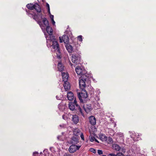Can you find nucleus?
Segmentation results:
<instances>
[{
    "label": "nucleus",
    "mask_w": 156,
    "mask_h": 156,
    "mask_svg": "<svg viewBox=\"0 0 156 156\" xmlns=\"http://www.w3.org/2000/svg\"><path fill=\"white\" fill-rule=\"evenodd\" d=\"M136 135H135V134H131L130 135V136L133 139V140L135 141L136 140V139H135V137H134V136H136Z\"/></svg>",
    "instance_id": "c85d7f7f"
},
{
    "label": "nucleus",
    "mask_w": 156,
    "mask_h": 156,
    "mask_svg": "<svg viewBox=\"0 0 156 156\" xmlns=\"http://www.w3.org/2000/svg\"><path fill=\"white\" fill-rule=\"evenodd\" d=\"M70 144H72L75 145L79 143V139L77 136H73L71 138L70 141Z\"/></svg>",
    "instance_id": "9b49d317"
},
{
    "label": "nucleus",
    "mask_w": 156,
    "mask_h": 156,
    "mask_svg": "<svg viewBox=\"0 0 156 156\" xmlns=\"http://www.w3.org/2000/svg\"><path fill=\"white\" fill-rule=\"evenodd\" d=\"M78 96L80 102L83 103V99L87 97L88 94L85 89L81 90L80 93L78 94Z\"/></svg>",
    "instance_id": "20e7f679"
},
{
    "label": "nucleus",
    "mask_w": 156,
    "mask_h": 156,
    "mask_svg": "<svg viewBox=\"0 0 156 156\" xmlns=\"http://www.w3.org/2000/svg\"><path fill=\"white\" fill-rule=\"evenodd\" d=\"M72 120L74 123L76 124L79 121L78 116L76 115H73Z\"/></svg>",
    "instance_id": "a211bd4d"
},
{
    "label": "nucleus",
    "mask_w": 156,
    "mask_h": 156,
    "mask_svg": "<svg viewBox=\"0 0 156 156\" xmlns=\"http://www.w3.org/2000/svg\"><path fill=\"white\" fill-rule=\"evenodd\" d=\"M94 139H95V138L94 137L91 136V137L90 138V140L91 142H93L94 141Z\"/></svg>",
    "instance_id": "473e14b6"
},
{
    "label": "nucleus",
    "mask_w": 156,
    "mask_h": 156,
    "mask_svg": "<svg viewBox=\"0 0 156 156\" xmlns=\"http://www.w3.org/2000/svg\"><path fill=\"white\" fill-rule=\"evenodd\" d=\"M100 138L102 141H106L107 140V137L105 134H101L99 136Z\"/></svg>",
    "instance_id": "6ab92c4d"
},
{
    "label": "nucleus",
    "mask_w": 156,
    "mask_h": 156,
    "mask_svg": "<svg viewBox=\"0 0 156 156\" xmlns=\"http://www.w3.org/2000/svg\"><path fill=\"white\" fill-rule=\"evenodd\" d=\"M62 118H63L64 119H65V117H64V115H63V116H62Z\"/></svg>",
    "instance_id": "49530a36"
},
{
    "label": "nucleus",
    "mask_w": 156,
    "mask_h": 156,
    "mask_svg": "<svg viewBox=\"0 0 156 156\" xmlns=\"http://www.w3.org/2000/svg\"><path fill=\"white\" fill-rule=\"evenodd\" d=\"M80 137L81 139L83 140H84V138L83 136V133H81L80 134Z\"/></svg>",
    "instance_id": "c9c22d12"
},
{
    "label": "nucleus",
    "mask_w": 156,
    "mask_h": 156,
    "mask_svg": "<svg viewBox=\"0 0 156 156\" xmlns=\"http://www.w3.org/2000/svg\"><path fill=\"white\" fill-rule=\"evenodd\" d=\"M50 19H51V20H54V16L52 15H51L50 16Z\"/></svg>",
    "instance_id": "e433bc0d"
},
{
    "label": "nucleus",
    "mask_w": 156,
    "mask_h": 156,
    "mask_svg": "<svg viewBox=\"0 0 156 156\" xmlns=\"http://www.w3.org/2000/svg\"><path fill=\"white\" fill-rule=\"evenodd\" d=\"M116 156H124V154L121 153H119L116 155Z\"/></svg>",
    "instance_id": "2f4dec72"
},
{
    "label": "nucleus",
    "mask_w": 156,
    "mask_h": 156,
    "mask_svg": "<svg viewBox=\"0 0 156 156\" xmlns=\"http://www.w3.org/2000/svg\"><path fill=\"white\" fill-rule=\"evenodd\" d=\"M112 147L113 149L116 151H119L121 150L120 147L117 144H113Z\"/></svg>",
    "instance_id": "412c9836"
},
{
    "label": "nucleus",
    "mask_w": 156,
    "mask_h": 156,
    "mask_svg": "<svg viewBox=\"0 0 156 156\" xmlns=\"http://www.w3.org/2000/svg\"><path fill=\"white\" fill-rule=\"evenodd\" d=\"M90 151L92 152H93L94 153H96V149L93 148H90Z\"/></svg>",
    "instance_id": "cd10ccee"
},
{
    "label": "nucleus",
    "mask_w": 156,
    "mask_h": 156,
    "mask_svg": "<svg viewBox=\"0 0 156 156\" xmlns=\"http://www.w3.org/2000/svg\"><path fill=\"white\" fill-rule=\"evenodd\" d=\"M49 37H46V38L47 40H50L52 42L53 41H55V37L52 35V34H49Z\"/></svg>",
    "instance_id": "5701e85b"
},
{
    "label": "nucleus",
    "mask_w": 156,
    "mask_h": 156,
    "mask_svg": "<svg viewBox=\"0 0 156 156\" xmlns=\"http://www.w3.org/2000/svg\"><path fill=\"white\" fill-rule=\"evenodd\" d=\"M59 126L62 128L64 127L65 126V125L64 124H63L62 125H60Z\"/></svg>",
    "instance_id": "a19ab883"
},
{
    "label": "nucleus",
    "mask_w": 156,
    "mask_h": 156,
    "mask_svg": "<svg viewBox=\"0 0 156 156\" xmlns=\"http://www.w3.org/2000/svg\"><path fill=\"white\" fill-rule=\"evenodd\" d=\"M117 136L119 137H121L122 139L123 138V133H117Z\"/></svg>",
    "instance_id": "a878e982"
},
{
    "label": "nucleus",
    "mask_w": 156,
    "mask_h": 156,
    "mask_svg": "<svg viewBox=\"0 0 156 156\" xmlns=\"http://www.w3.org/2000/svg\"><path fill=\"white\" fill-rule=\"evenodd\" d=\"M39 16H38V19L37 20H36L37 21V23L41 27V28L42 29H45V27H47L49 25V22L47 20V19L46 18H44L43 19V23H44V26H43L42 25V23L41 22V21L39 20Z\"/></svg>",
    "instance_id": "423d86ee"
},
{
    "label": "nucleus",
    "mask_w": 156,
    "mask_h": 156,
    "mask_svg": "<svg viewBox=\"0 0 156 156\" xmlns=\"http://www.w3.org/2000/svg\"><path fill=\"white\" fill-rule=\"evenodd\" d=\"M81 146L80 145L78 146L74 144H72L69 147L68 149L69 151L71 153H74L77 150H78Z\"/></svg>",
    "instance_id": "1a4fd4ad"
},
{
    "label": "nucleus",
    "mask_w": 156,
    "mask_h": 156,
    "mask_svg": "<svg viewBox=\"0 0 156 156\" xmlns=\"http://www.w3.org/2000/svg\"><path fill=\"white\" fill-rule=\"evenodd\" d=\"M38 154V152H35L33 153V155L34 156V154Z\"/></svg>",
    "instance_id": "79ce46f5"
},
{
    "label": "nucleus",
    "mask_w": 156,
    "mask_h": 156,
    "mask_svg": "<svg viewBox=\"0 0 156 156\" xmlns=\"http://www.w3.org/2000/svg\"><path fill=\"white\" fill-rule=\"evenodd\" d=\"M63 86L65 90L66 91L69 90L70 88V84L68 82H65Z\"/></svg>",
    "instance_id": "dca6fc26"
},
{
    "label": "nucleus",
    "mask_w": 156,
    "mask_h": 156,
    "mask_svg": "<svg viewBox=\"0 0 156 156\" xmlns=\"http://www.w3.org/2000/svg\"><path fill=\"white\" fill-rule=\"evenodd\" d=\"M66 47L68 52L69 53L72 52L73 49V48L71 45L69 44H68L66 45Z\"/></svg>",
    "instance_id": "aec40b11"
},
{
    "label": "nucleus",
    "mask_w": 156,
    "mask_h": 156,
    "mask_svg": "<svg viewBox=\"0 0 156 156\" xmlns=\"http://www.w3.org/2000/svg\"><path fill=\"white\" fill-rule=\"evenodd\" d=\"M85 111L87 113H88L92 110L91 105L90 104H85L83 106Z\"/></svg>",
    "instance_id": "f8f14e48"
},
{
    "label": "nucleus",
    "mask_w": 156,
    "mask_h": 156,
    "mask_svg": "<svg viewBox=\"0 0 156 156\" xmlns=\"http://www.w3.org/2000/svg\"><path fill=\"white\" fill-rule=\"evenodd\" d=\"M102 156H106V155H103Z\"/></svg>",
    "instance_id": "09e8293b"
},
{
    "label": "nucleus",
    "mask_w": 156,
    "mask_h": 156,
    "mask_svg": "<svg viewBox=\"0 0 156 156\" xmlns=\"http://www.w3.org/2000/svg\"><path fill=\"white\" fill-rule=\"evenodd\" d=\"M63 156H73L72 155L69 153H65Z\"/></svg>",
    "instance_id": "f704fd0d"
},
{
    "label": "nucleus",
    "mask_w": 156,
    "mask_h": 156,
    "mask_svg": "<svg viewBox=\"0 0 156 156\" xmlns=\"http://www.w3.org/2000/svg\"><path fill=\"white\" fill-rule=\"evenodd\" d=\"M58 107L59 109L62 110L63 108H64L65 106L62 104H60L58 105Z\"/></svg>",
    "instance_id": "393cba45"
},
{
    "label": "nucleus",
    "mask_w": 156,
    "mask_h": 156,
    "mask_svg": "<svg viewBox=\"0 0 156 156\" xmlns=\"http://www.w3.org/2000/svg\"><path fill=\"white\" fill-rule=\"evenodd\" d=\"M72 57V61L73 62L76 64L80 63V57L79 55L77 54L73 55Z\"/></svg>",
    "instance_id": "6e6552de"
},
{
    "label": "nucleus",
    "mask_w": 156,
    "mask_h": 156,
    "mask_svg": "<svg viewBox=\"0 0 156 156\" xmlns=\"http://www.w3.org/2000/svg\"><path fill=\"white\" fill-rule=\"evenodd\" d=\"M114 127H115V126H116V123H115L114 124Z\"/></svg>",
    "instance_id": "c03bdc74"
},
{
    "label": "nucleus",
    "mask_w": 156,
    "mask_h": 156,
    "mask_svg": "<svg viewBox=\"0 0 156 156\" xmlns=\"http://www.w3.org/2000/svg\"><path fill=\"white\" fill-rule=\"evenodd\" d=\"M98 153L99 155H101L102 154L103 152L102 150H98Z\"/></svg>",
    "instance_id": "7c9ffc66"
},
{
    "label": "nucleus",
    "mask_w": 156,
    "mask_h": 156,
    "mask_svg": "<svg viewBox=\"0 0 156 156\" xmlns=\"http://www.w3.org/2000/svg\"><path fill=\"white\" fill-rule=\"evenodd\" d=\"M52 48L54 49V51H57L58 54H60V51L59 48V44L58 42L55 41H53L52 42Z\"/></svg>",
    "instance_id": "0eeeda50"
},
{
    "label": "nucleus",
    "mask_w": 156,
    "mask_h": 156,
    "mask_svg": "<svg viewBox=\"0 0 156 156\" xmlns=\"http://www.w3.org/2000/svg\"><path fill=\"white\" fill-rule=\"evenodd\" d=\"M46 30L48 34H51L52 33L53 30L51 27L49 26L47 27Z\"/></svg>",
    "instance_id": "4be33fe9"
},
{
    "label": "nucleus",
    "mask_w": 156,
    "mask_h": 156,
    "mask_svg": "<svg viewBox=\"0 0 156 156\" xmlns=\"http://www.w3.org/2000/svg\"><path fill=\"white\" fill-rule=\"evenodd\" d=\"M70 64L71 65V66H72V63L71 62H70Z\"/></svg>",
    "instance_id": "de8ad7c7"
},
{
    "label": "nucleus",
    "mask_w": 156,
    "mask_h": 156,
    "mask_svg": "<svg viewBox=\"0 0 156 156\" xmlns=\"http://www.w3.org/2000/svg\"><path fill=\"white\" fill-rule=\"evenodd\" d=\"M59 39L60 42H64L65 43H67L69 41V38L68 36L66 35H63L61 38L59 37Z\"/></svg>",
    "instance_id": "9d476101"
},
{
    "label": "nucleus",
    "mask_w": 156,
    "mask_h": 156,
    "mask_svg": "<svg viewBox=\"0 0 156 156\" xmlns=\"http://www.w3.org/2000/svg\"><path fill=\"white\" fill-rule=\"evenodd\" d=\"M106 141H107L108 143V144H112L113 142L112 138L110 137H109L108 138L107 137Z\"/></svg>",
    "instance_id": "b1692460"
},
{
    "label": "nucleus",
    "mask_w": 156,
    "mask_h": 156,
    "mask_svg": "<svg viewBox=\"0 0 156 156\" xmlns=\"http://www.w3.org/2000/svg\"><path fill=\"white\" fill-rule=\"evenodd\" d=\"M62 76L63 79V81L64 82H68V74L64 72H62Z\"/></svg>",
    "instance_id": "4468645a"
},
{
    "label": "nucleus",
    "mask_w": 156,
    "mask_h": 156,
    "mask_svg": "<svg viewBox=\"0 0 156 156\" xmlns=\"http://www.w3.org/2000/svg\"><path fill=\"white\" fill-rule=\"evenodd\" d=\"M48 12L49 15L50 16L51 15V14L50 12V9H48Z\"/></svg>",
    "instance_id": "ea45409f"
},
{
    "label": "nucleus",
    "mask_w": 156,
    "mask_h": 156,
    "mask_svg": "<svg viewBox=\"0 0 156 156\" xmlns=\"http://www.w3.org/2000/svg\"><path fill=\"white\" fill-rule=\"evenodd\" d=\"M58 70L60 71H62L64 69V66L62 64L61 62H59L58 63Z\"/></svg>",
    "instance_id": "f3484780"
},
{
    "label": "nucleus",
    "mask_w": 156,
    "mask_h": 156,
    "mask_svg": "<svg viewBox=\"0 0 156 156\" xmlns=\"http://www.w3.org/2000/svg\"><path fill=\"white\" fill-rule=\"evenodd\" d=\"M76 71L77 74L81 76H88V74L87 73V72L84 69L81 68L79 66H77L75 69Z\"/></svg>",
    "instance_id": "39448f33"
},
{
    "label": "nucleus",
    "mask_w": 156,
    "mask_h": 156,
    "mask_svg": "<svg viewBox=\"0 0 156 156\" xmlns=\"http://www.w3.org/2000/svg\"><path fill=\"white\" fill-rule=\"evenodd\" d=\"M89 122L90 124L92 125H94L96 124V119L95 117L93 116H90L89 118Z\"/></svg>",
    "instance_id": "ddd939ff"
},
{
    "label": "nucleus",
    "mask_w": 156,
    "mask_h": 156,
    "mask_svg": "<svg viewBox=\"0 0 156 156\" xmlns=\"http://www.w3.org/2000/svg\"><path fill=\"white\" fill-rule=\"evenodd\" d=\"M58 138V140H60V136H58L57 137Z\"/></svg>",
    "instance_id": "a18cd8bd"
},
{
    "label": "nucleus",
    "mask_w": 156,
    "mask_h": 156,
    "mask_svg": "<svg viewBox=\"0 0 156 156\" xmlns=\"http://www.w3.org/2000/svg\"><path fill=\"white\" fill-rule=\"evenodd\" d=\"M88 76H81L79 79V85L81 90L85 89L86 87L85 81Z\"/></svg>",
    "instance_id": "7ed1b4c3"
},
{
    "label": "nucleus",
    "mask_w": 156,
    "mask_h": 156,
    "mask_svg": "<svg viewBox=\"0 0 156 156\" xmlns=\"http://www.w3.org/2000/svg\"><path fill=\"white\" fill-rule=\"evenodd\" d=\"M52 23L53 25H55V22L54 21V20H51Z\"/></svg>",
    "instance_id": "58836bf2"
},
{
    "label": "nucleus",
    "mask_w": 156,
    "mask_h": 156,
    "mask_svg": "<svg viewBox=\"0 0 156 156\" xmlns=\"http://www.w3.org/2000/svg\"><path fill=\"white\" fill-rule=\"evenodd\" d=\"M78 39L80 41H82V36L80 35L78 37Z\"/></svg>",
    "instance_id": "c756f323"
},
{
    "label": "nucleus",
    "mask_w": 156,
    "mask_h": 156,
    "mask_svg": "<svg viewBox=\"0 0 156 156\" xmlns=\"http://www.w3.org/2000/svg\"><path fill=\"white\" fill-rule=\"evenodd\" d=\"M94 141H95L96 142L99 143L98 141L95 138V139H94Z\"/></svg>",
    "instance_id": "37998d69"
},
{
    "label": "nucleus",
    "mask_w": 156,
    "mask_h": 156,
    "mask_svg": "<svg viewBox=\"0 0 156 156\" xmlns=\"http://www.w3.org/2000/svg\"><path fill=\"white\" fill-rule=\"evenodd\" d=\"M27 8L31 11L27 12L26 11L28 16L32 17L35 20H37L38 19V16L41 18V19H42V15L40 13L41 9L39 5L37 3L35 4H28L26 6Z\"/></svg>",
    "instance_id": "f257e3e1"
},
{
    "label": "nucleus",
    "mask_w": 156,
    "mask_h": 156,
    "mask_svg": "<svg viewBox=\"0 0 156 156\" xmlns=\"http://www.w3.org/2000/svg\"><path fill=\"white\" fill-rule=\"evenodd\" d=\"M67 97L69 101L73 100L74 98L73 94L71 91H69L68 92Z\"/></svg>",
    "instance_id": "2eb2a0df"
},
{
    "label": "nucleus",
    "mask_w": 156,
    "mask_h": 156,
    "mask_svg": "<svg viewBox=\"0 0 156 156\" xmlns=\"http://www.w3.org/2000/svg\"><path fill=\"white\" fill-rule=\"evenodd\" d=\"M107 156H116V155L112 153L108 154Z\"/></svg>",
    "instance_id": "72a5a7b5"
},
{
    "label": "nucleus",
    "mask_w": 156,
    "mask_h": 156,
    "mask_svg": "<svg viewBox=\"0 0 156 156\" xmlns=\"http://www.w3.org/2000/svg\"><path fill=\"white\" fill-rule=\"evenodd\" d=\"M46 6L47 7L48 9H50V7H49V4H48V3H46Z\"/></svg>",
    "instance_id": "4c0bfd02"
},
{
    "label": "nucleus",
    "mask_w": 156,
    "mask_h": 156,
    "mask_svg": "<svg viewBox=\"0 0 156 156\" xmlns=\"http://www.w3.org/2000/svg\"><path fill=\"white\" fill-rule=\"evenodd\" d=\"M62 97V95H58L56 96V98L57 100H61Z\"/></svg>",
    "instance_id": "bb28decb"
},
{
    "label": "nucleus",
    "mask_w": 156,
    "mask_h": 156,
    "mask_svg": "<svg viewBox=\"0 0 156 156\" xmlns=\"http://www.w3.org/2000/svg\"><path fill=\"white\" fill-rule=\"evenodd\" d=\"M69 106L70 109L72 111H73L75 109L76 106V109L80 112L83 116L82 110L80 107L77 104L76 100H74L73 102H70L69 104Z\"/></svg>",
    "instance_id": "f03ea898"
}]
</instances>
